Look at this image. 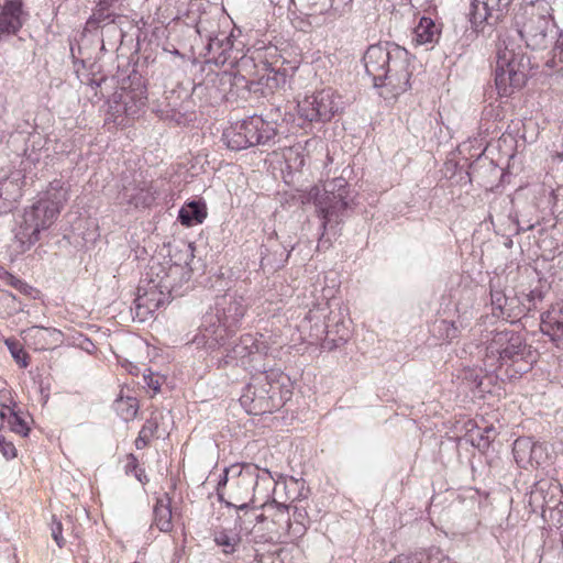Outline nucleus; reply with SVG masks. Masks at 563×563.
Wrapping results in <instances>:
<instances>
[{
	"mask_svg": "<svg viewBox=\"0 0 563 563\" xmlns=\"http://www.w3.org/2000/svg\"><path fill=\"white\" fill-rule=\"evenodd\" d=\"M275 479L268 470H260L254 464L231 465L224 468L217 485V495L227 507L236 511L246 510L255 504L256 494L268 497Z\"/></svg>",
	"mask_w": 563,
	"mask_h": 563,
	"instance_id": "nucleus-1",
	"label": "nucleus"
},
{
	"mask_svg": "<svg viewBox=\"0 0 563 563\" xmlns=\"http://www.w3.org/2000/svg\"><path fill=\"white\" fill-rule=\"evenodd\" d=\"M68 199V189L60 179L49 183L47 189L38 194L36 200L24 209L16 239L22 245L31 246L40 240V233L56 221L64 203Z\"/></svg>",
	"mask_w": 563,
	"mask_h": 563,
	"instance_id": "nucleus-2",
	"label": "nucleus"
},
{
	"mask_svg": "<svg viewBox=\"0 0 563 563\" xmlns=\"http://www.w3.org/2000/svg\"><path fill=\"white\" fill-rule=\"evenodd\" d=\"M486 357L490 366L505 367L509 378L520 377L529 372L536 362L532 347L521 334L512 330L497 331L486 346Z\"/></svg>",
	"mask_w": 563,
	"mask_h": 563,
	"instance_id": "nucleus-3",
	"label": "nucleus"
},
{
	"mask_svg": "<svg viewBox=\"0 0 563 563\" xmlns=\"http://www.w3.org/2000/svg\"><path fill=\"white\" fill-rule=\"evenodd\" d=\"M245 311L243 297L232 292L224 294L216 301V314L205 318L202 329L194 341L210 350L224 345L227 335L240 324Z\"/></svg>",
	"mask_w": 563,
	"mask_h": 563,
	"instance_id": "nucleus-4",
	"label": "nucleus"
},
{
	"mask_svg": "<svg viewBox=\"0 0 563 563\" xmlns=\"http://www.w3.org/2000/svg\"><path fill=\"white\" fill-rule=\"evenodd\" d=\"M146 85L142 73H130L122 80L121 91H114L107 102L104 123L115 128L130 125L137 119L145 106Z\"/></svg>",
	"mask_w": 563,
	"mask_h": 563,
	"instance_id": "nucleus-5",
	"label": "nucleus"
},
{
	"mask_svg": "<svg viewBox=\"0 0 563 563\" xmlns=\"http://www.w3.org/2000/svg\"><path fill=\"white\" fill-rule=\"evenodd\" d=\"M514 26L521 40L532 49L547 48L556 37L555 25L545 8L533 3L516 13Z\"/></svg>",
	"mask_w": 563,
	"mask_h": 563,
	"instance_id": "nucleus-6",
	"label": "nucleus"
},
{
	"mask_svg": "<svg viewBox=\"0 0 563 563\" xmlns=\"http://www.w3.org/2000/svg\"><path fill=\"white\" fill-rule=\"evenodd\" d=\"M352 199L349 197L347 181L343 177L333 178L324 184V191L316 199L318 213L322 219L323 232L318 249H328L331 240L325 238V231L340 224L344 212L350 208Z\"/></svg>",
	"mask_w": 563,
	"mask_h": 563,
	"instance_id": "nucleus-7",
	"label": "nucleus"
},
{
	"mask_svg": "<svg viewBox=\"0 0 563 563\" xmlns=\"http://www.w3.org/2000/svg\"><path fill=\"white\" fill-rule=\"evenodd\" d=\"M297 107L300 118L309 122H327L338 112L340 102L335 92L331 88H327L305 97Z\"/></svg>",
	"mask_w": 563,
	"mask_h": 563,
	"instance_id": "nucleus-8",
	"label": "nucleus"
},
{
	"mask_svg": "<svg viewBox=\"0 0 563 563\" xmlns=\"http://www.w3.org/2000/svg\"><path fill=\"white\" fill-rule=\"evenodd\" d=\"M246 119H249L251 124L247 132L250 133L252 146H273L276 143L280 129L279 120H282V113L278 108L272 109L265 117L253 114Z\"/></svg>",
	"mask_w": 563,
	"mask_h": 563,
	"instance_id": "nucleus-9",
	"label": "nucleus"
},
{
	"mask_svg": "<svg viewBox=\"0 0 563 563\" xmlns=\"http://www.w3.org/2000/svg\"><path fill=\"white\" fill-rule=\"evenodd\" d=\"M80 84L86 85L95 91V96L101 98L112 97L114 91H121L122 80L130 76V73H76Z\"/></svg>",
	"mask_w": 563,
	"mask_h": 563,
	"instance_id": "nucleus-10",
	"label": "nucleus"
},
{
	"mask_svg": "<svg viewBox=\"0 0 563 563\" xmlns=\"http://www.w3.org/2000/svg\"><path fill=\"white\" fill-rule=\"evenodd\" d=\"M156 194L152 183L134 179L122 186L118 199L121 205L147 208L155 201Z\"/></svg>",
	"mask_w": 563,
	"mask_h": 563,
	"instance_id": "nucleus-11",
	"label": "nucleus"
},
{
	"mask_svg": "<svg viewBox=\"0 0 563 563\" xmlns=\"http://www.w3.org/2000/svg\"><path fill=\"white\" fill-rule=\"evenodd\" d=\"M408 53L402 48H395L394 53L380 45H372L364 54L363 62L365 70H390V67L398 68L396 62L406 59Z\"/></svg>",
	"mask_w": 563,
	"mask_h": 563,
	"instance_id": "nucleus-12",
	"label": "nucleus"
},
{
	"mask_svg": "<svg viewBox=\"0 0 563 563\" xmlns=\"http://www.w3.org/2000/svg\"><path fill=\"white\" fill-rule=\"evenodd\" d=\"M216 26V21L211 19L208 13L201 14L196 22V31L200 36H205L208 40L209 51L222 49L219 57L216 58V65H224L227 62L224 54L231 48L232 42L229 36H225L222 40L218 36H213Z\"/></svg>",
	"mask_w": 563,
	"mask_h": 563,
	"instance_id": "nucleus-13",
	"label": "nucleus"
},
{
	"mask_svg": "<svg viewBox=\"0 0 563 563\" xmlns=\"http://www.w3.org/2000/svg\"><path fill=\"white\" fill-rule=\"evenodd\" d=\"M367 76L384 99L394 98L408 88L409 73H384L382 76L367 73Z\"/></svg>",
	"mask_w": 563,
	"mask_h": 563,
	"instance_id": "nucleus-14",
	"label": "nucleus"
},
{
	"mask_svg": "<svg viewBox=\"0 0 563 563\" xmlns=\"http://www.w3.org/2000/svg\"><path fill=\"white\" fill-rule=\"evenodd\" d=\"M541 331L551 342L563 350V303L552 306L541 314Z\"/></svg>",
	"mask_w": 563,
	"mask_h": 563,
	"instance_id": "nucleus-15",
	"label": "nucleus"
},
{
	"mask_svg": "<svg viewBox=\"0 0 563 563\" xmlns=\"http://www.w3.org/2000/svg\"><path fill=\"white\" fill-rule=\"evenodd\" d=\"M562 497V490L558 482L541 479L536 483L530 492V504L537 507L554 508Z\"/></svg>",
	"mask_w": 563,
	"mask_h": 563,
	"instance_id": "nucleus-16",
	"label": "nucleus"
},
{
	"mask_svg": "<svg viewBox=\"0 0 563 563\" xmlns=\"http://www.w3.org/2000/svg\"><path fill=\"white\" fill-rule=\"evenodd\" d=\"M542 298L540 290L511 296L506 311V320L514 323L526 317L530 311L537 309V302L541 301Z\"/></svg>",
	"mask_w": 563,
	"mask_h": 563,
	"instance_id": "nucleus-17",
	"label": "nucleus"
},
{
	"mask_svg": "<svg viewBox=\"0 0 563 563\" xmlns=\"http://www.w3.org/2000/svg\"><path fill=\"white\" fill-rule=\"evenodd\" d=\"M512 0H472L470 10V21L475 26L483 22H489L494 13L503 12L509 7Z\"/></svg>",
	"mask_w": 563,
	"mask_h": 563,
	"instance_id": "nucleus-18",
	"label": "nucleus"
},
{
	"mask_svg": "<svg viewBox=\"0 0 563 563\" xmlns=\"http://www.w3.org/2000/svg\"><path fill=\"white\" fill-rule=\"evenodd\" d=\"M142 291V287L137 288V297L134 300L135 313L141 320H145L148 314L154 313L165 302L166 296L157 289L156 285Z\"/></svg>",
	"mask_w": 563,
	"mask_h": 563,
	"instance_id": "nucleus-19",
	"label": "nucleus"
},
{
	"mask_svg": "<svg viewBox=\"0 0 563 563\" xmlns=\"http://www.w3.org/2000/svg\"><path fill=\"white\" fill-rule=\"evenodd\" d=\"M23 340L36 351H44L55 346L62 336L60 331L54 328L34 325L22 332Z\"/></svg>",
	"mask_w": 563,
	"mask_h": 563,
	"instance_id": "nucleus-20",
	"label": "nucleus"
},
{
	"mask_svg": "<svg viewBox=\"0 0 563 563\" xmlns=\"http://www.w3.org/2000/svg\"><path fill=\"white\" fill-rule=\"evenodd\" d=\"M496 70H532L529 57L515 47L498 46Z\"/></svg>",
	"mask_w": 563,
	"mask_h": 563,
	"instance_id": "nucleus-21",
	"label": "nucleus"
},
{
	"mask_svg": "<svg viewBox=\"0 0 563 563\" xmlns=\"http://www.w3.org/2000/svg\"><path fill=\"white\" fill-rule=\"evenodd\" d=\"M249 119H243L232 123L222 133V141L225 143L228 148L232 151H242L252 147V141L250 137Z\"/></svg>",
	"mask_w": 563,
	"mask_h": 563,
	"instance_id": "nucleus-22",
	"label": "nucleus"
},
{
	"mask_svg": "<svg viewBox=\"0 0 563 563\" xmlns=\"http://www.w3.org/2000/svg\"><path fill=\"white\" fill-rule=\"evenodd\" d=\"M0 9V35L15 34L22 26V0H5Z\"/></svg>",
	"mask_w": 563,
	"mask_h": 563,
	"instance_id": "nucleus-23",
	"label": "nucleus"
},
{
	"mask_svg": "<svg viewBox=\"0 0 563 563\" xmlns=\"http://www.w3.org/2000/svg\"><path fill=\"white\" fill-rule=\"evenodd\" d=\"M261 508L266 509L272 515V521L278 526L277 533H286L292 537V522L289 515V507L285 504L273 500L271 503H264Z\"/></svg>",
	"mask_w": 563,
	"mask_h": 563,
	"instance_id": "nucleus-24",
	"label": "nucleus"
},
{
	"mask_svg": "<svg viewBox=\"0 0 563 563\" xmlns=\"http://www.w3.org/2000/svg\"><path fill=\"white\" fill-rule=\"evenodd\" d=\"M268 347L254 335L247 333L240 338V341L232 347L234 358H245L255 354H267Z\"/></svg>",
	"mask_w": 563,
	"mask_h": 563,
	"instance_id": "nucleus-25",
	"label": "nucleus"
},
{
	"mask_svg": "<svg viewBox=\"0 0 563 563\" xmlns=\"http://www.w3.org/2000/svg\"><path fill=\"white\" fill-rule=\"evenodd\" d=\"M413 42L417 45L434 44L438 42L441 30L430 18L422 16L413 30Z\"/></svg>",
	"mask_w": 563,
	"mask_h": 563,
	"instance_id": "nucleus-26",
	"label": "nucleus"
},
{
	"mask_svg": "<svg viewBox=\"0 0 563 563\" xmlns=\"http://www.w3.org/2000/svg\"><path fill=\"white\" fill-rule=\"evenodd\" d=\"M23 184L24 179L20 172L12 173L10 176L0 179L1 197L15 207L22 197Z\"/></svg>",
	"mask_w": 563,
	"mask_h": 563,
	"instance_id": "nucleus-27",
	"label": "nucleus"
},
{
	"mask_svg": "<svg viewBox=\"0 0 563 563\" xmlns=\"http://www.w3.org/2000/svg\"><path fill=\"white\" fill-rule=\"evenodd\" d=\"M207 217L206 205L201 201H190L186 203L178 213V220L181 224L191 227L202 223Z\"/></svg>",
	"mask_w": 563,
	"mask_h": 563,
	"instance_id": "nucleus-28",
	"label": "nucleus"
},
{
	"mask_svg": "<svg viewBox=\"0 0 563 563\" xmlns=\"http://www.w3.org/2000/svg\"><path fill=\"white\" fill-rule=\"evenodd\" d=\"M153 514L154 523L162 532H169L173 529L170 500L167 495L157 498Z\"/></svg>",
	"mask_w": 563,
	"mask_h": 563,
	"instance_id": "nucleus-29",
	"label": "nucleus"
},
{
	"mask_svg": "<svg viewBox=\"0 0 563 563\" xmlns=\"http://www.w3.org/2000/svg\"><path fill=\"white\" fill-rule=\"evenodd\" d=\"M109 10L110 7L103 4V2L100 0L93 13L86 22V30L98 29L101 25L114 29L117 19L120 20L121 16H114Z\"/></svg>",
	"mask_w": 563,
	"mask_h": 563,
	"instance_id": "nucleus-30",
	"label": "nucleus"
},
{
	"mask_svg": "<svg viewBox=\"0 0 563 563\" xmlns=\"http://www.w3.org/2000/svg\"><path fill=\"white\" fill-rule=\"evenodd\" d=\"M542 450L541 444L523 438L515 441L512 452L518 464L530 463L532 465L533 455Z\"/></svg>",
	"mask_w": 563,
	"mask_h": 563,
	"instance_id": "nucleus-31",
	"label": "nucleus"
},
{
	"mask_svg": "<svg viewBox=\"0 0 563 563\" xmlns=\"http://www.w3.org/2000/svg\"><path fill=\"white\" fill-rule=\"evenodd\" d=\"M5 422L11 431L22 437H26L29 434L30 429L26 421L8 406L0 410V428H3Z\"/></svg>",
	"mask_w": 563,
	"mask_h": 563,
	"instance_id": "nucleus-32",
	"label": "nucleus"
},
{
	"mask_svg": "<svg viewBox=\"0 0 563 563\" xmlns=\"http://www.w3.org/2000/svg\"><path fill=\"white\" fill-rule=\"evenodd\" d=\"M113 408L123 421L129 422L136 417L140 406L135 397L121 394L114 400Z\"/></svg>",
	"mask_w": 563,
	"mask_h": 563,
	"instance_id": "nucleus-33",
	"label": "nucleus"
},
{
	"mask_svg": "<svg viewBox=\"0 0 563 563\" xmlns=\"http://www.w3.org/2000/svg\"><path fill=\"white\" fill-rule=\"evenodd\" d=\"M287 506L289 507V510H292V537H301L306 530L307 523L309 522L307 506L303 505V499L292 501Z\"/></svg>",
	"mask_w": 563,
	"mask_h": 563,
	"instance_id": "nucleus-34",
	"label": "nucleus"
},
{
	"mask_svg": "<svg viewBox=\"0 0 563 563\" xmlns=\"http://www.w3.org/2000/svg\"><path fill=\"white\" fill-rule=\"evenodd\" d=\"M216 544L222 548L224 554H234L239 551L241 537L233 530L222 529L214 532Z\"/></svg>",
	"mask_w": 563,
	"mask_h": 563,
	"instance_id": "nucleus-35",
	"label": "nucleus"
},
{
	"mask_svg": "<svg viewBox=\"0 0 563 563\" xmlns=\"http://www.w3.org/2000/svg\"><path fill=\"white\" fill-rule=\"evenodd\" d=\"M490 298H492V306L494 309V314L506 319V311H507V307L509 305V300L511 299V296H508L500 290H492Z\"/></svg>",
	"mask_w": 563,
	"mask_h": 563,
	"instance_id": "nucleus-36",
	"label": "nucleus"
},
{
	"mask_svg": "<svg viewBox=\"0 0 563 563\" xmlns=\"http://www.w3.org/2000/svg\"><path fill=\"white\" fill-rule=\"evenodd\" d=\"M525 75V73H496L495 76V85L500 96H510L512 93V88L509 86V81H511V76H520Z\"/></svg>",
	"mask_w": 563,
	"mask_h": 563,
	"instance_id": "nucleus-37",
	"label": "nucleus"
},
{
	"mask_svg": "<svg viewBox=\"0 0 563 563\" xmlns=\"http://www.w3.org/2000/svg\"><path fill=\"white\" fill-rule=\"evenodd\" d=\"M336 339H331L330 334L332 333V330L327 331V338L324 341V345L329 349L339 347L340 345L344 344L349 339V329L344 325V323H336Z\"/></svg>",
	"mask_w": 563,
	"mask_h": 563,
	"instance_id": "nucleus-38",
	"label": "nucleus"
},
{
	"mask_svg": "<svg viewBox=\"0 0 563 563\" xmlns=\"http://www.w3.org/2000/svg\"><path fill=\"white\" fill-rule=\"evenodd\" d=\"M389 563H428L427 550L400 553Z\"/></svg>",
	"mask_w": 563,
	"mask_h": 563,
	"instance_id": "nucleus-39",
	"label": "nucleus"
},
{
	"mask_svg": "<svg viewBox=\"0 0 563 563\" xmlns=\"http://www.w3.org/2000/svg\"><path fill=\"white\" fill-rule=\"evenodd\" d=\"M5 345L8 346L14 361L21 367H26L29 365L27 354L24 352L23 347L19 344V342L8 339L5 340Z\"/></svg>",
	"mask_w": 563,
	"mask_h": 563,
	"instance_id": "nucleus-40",
	"label": "nucleus"
},
{
	"mask_svg": "<svg viewBox=\"0 0 563 563\" xmlns=\"http://www.w3.org/2000/svg\"><path fill=\"white\" fill-rule=\"evenodd\" d=\"M9 286L16 289L21 295L35 299L40 291L34 288L33 286L29 285L26 282L20 279L19 277L14 276L12 280L8 284Z\"/></svg>",
	"mask_w": 563,
	"mask_h": 563,
	"instance_id": "nucleus-41",
	"label": "nucleus"
},
{
	"mask_svg": "<svg viewBox=\"0 0 563 563\" xmlns=\"http://www.w3.org/2000/svg\"><path fill=\"white\" fill-rule=\"evenodd\" d=\"M161 419L162 415L157 411H153L150 418H147L144 422L140 432L152 440V438H154L157 432Z\"/></svg>",
	"mask_w": 563,
	"mask_h": 563,
	"instance_id": "nucleus-42",
	"label": "nucleus"
},
{
	"mask_svg": "<svg viewBox=\"0 0 563 563\" xmlns=\"http://www.w3.org/2000/svg\"><path fill=\"white\" fill-rule=\"evenodd\" d=\"M427 561L428 563H459L437 547H431L427 550Z\"/></svg>",
	"mask_w": 563,
	"mask_h": 563,
	"instance_id": "nucleus-43",
	"label": "nucleus"
},
{
	"mask_svg": "<svg viewBox=\"0 0 563 563\" xmlns=\"http://www.w3.org/2000/svg\"><path fill=\"white\" fill-rule=\"evenodd\" d=\"M272 74H273L272 76L268 75L266 78V85L268 86L269 89L278 88L280 86L286 85L288 73L280 71V73H272Z\"/></svg>",
	"mask_w": 563,
	"mask_h": 563,
	"instance_id": "nucleus-44",
	"label": "nucleus"
},
{
	"mask_svg": "<svg viewBox=\"0 0 563 563\" xmlns=\"http://www.w3.org/2000/svg\"><path fill=\"white\" fill-rule=\"evenodd\" d=\"M0 450L7 459H13L16 456L15 446L11 442L7 441L2 434H0Z\"/></svg>",
	"mask_w": 563,
	"mask_h": 563,
	"instance_id": "nucleus-45",
	"label": "nucleus"
},
{
	"mask_svg": "<svg viewBox=\"0 0 563 563\" xmlns=\"http://www.w3.org/2000/svg\"><path fill=\"white\" fill-rule=\"evenodd\" d=\"M250 520H252V517L245 516V511H238L235 525L240 528V530H249L251 528Z\"/></svg>",
	"mask_w": 563,
	"mask_h": 563,
	"instance_id": "nucleus-46",
	"label": "nucleus"
},
{
	"mask_svg": "<svg viewBox=\"0 0 563 563\" xmlns=\"http://www.w3.org/2000/svg\"><path fill=\"white\" fill-rule=\"evenodd\" d=\"M257 508L258 507L253 505L252 509H250V507H249L246 510H244L245 511V516L250 515L252 517V520H250L251 525L261 523V522H264L266 520V516L264 514H257L256 512Z\"/></svg>",
	"mask_w": 563,
	"mask_h": 563,
	"instance_id": "nucleus-47",
	"label": "nucleus"
},
{
	"mask_svg": "<svg viewBox=\"0 0 563 563\" xmlns=\"http://www.w3.org/2000/svg\"><path fill=\"white\" fill-rule=\"evenodd\" d=\"M527 81V75L520 76H511V81H509V86L512 88V92L516 89H520Z\"/></svg>",
	"mask_w": 563,
	"mask_h": 563,
	"instance_id": "nucleus-48",
	"label": "nucleus"
},
{
	"mask_svg": "<svg viewBox=\"0 0 563 563\" xmlns=\"http://www.w3.org/2000/svg\"><path fill=\"white\" fill-rule=\"evenodd\" d=\"M52 537L56 541L58 547L60 548L63 545V541H64L63 536H62V523L60 522H56L52 527Z\"/></svg>",
	"mask_w": 563,
	"mask_h": 563,
	"instance_id": "nucleus-49",
	"label": "nucleus"
},
{
	"mask_svg": "<svg viewBox=\"0 0 563 563\" xmlns=\"http://www.w3.org/2000/svg\"><path fill=\"white\" fill-rule=\"evenodd\" d=\"M151 439L145 437L144 434H142L141 432L139 433V437L135 439V448L137 450H142L144 449L145 446H147V444L150 443Z\"/></svg>",
	"mask_w": 563,
	"mask_h": 563,
	"instance_id": "nucleus-50",
	"label": "nucleus"
},
{
	"mask_svg": "<svg viewBox=\"0 0 563 563\" xmlns=\"http://www.w3.org/2000/svg\"><path fill=\"white\" fill-rule=\"evenodd\" d=\"M238 560H241L242 563H256L260 562V554L255 551L253 554H246L243 558L238 556Z\"/></svg>",
	"mask_w": 563,
	"mask_h": 563,
	"instance_id": "nucleus-51",
	"label": "nucleus"
},
{
	"mask_svg": "<svg viewBox=\"0 0 563 563\" xmlns=\"http://www.w3.org/2000/svg\"><path fill=\"white\" fill-rule=\"evenodd\" d=\"M0 300L9 303V302H14L18 299L12 292L2 290V291H0Z\"/></svg>",
	"mask_w": 563,
	"mask_h": 563,
	"instance_id": "nucleus-52",
	"label": "nucleus"
},
{
	"mask_svg": "<svg viewBox=\"0 0 563 563\" xmlns=\"http://www.w3.org/2000/svg\"><path fill=\"white\" fill-rule=\"evenodd\" d=\"M554 57L563 63V37L561 38L558 47L555 48Z\"/></svg>",
	"mask_w": 563,
	"mask_h": 563,
	"instance_id": "nucleus-53",
	"label": "nucleus"
},
{
	"mask_svg": "<svg viewBox=\"0 0 563 563\" xmlns=\"http://www.w3.org/2000/svg\"><path fill=\"white\" fill-rule=\"evenodd\" d=\"M263 375H265V378L268 380V379H275L277 376H278V373L277 372H274V371H271L269 373L266 371V368L263 369L262 372Z\"/></svg>",
	"mask_w": 563,
	"mask_h": 563,
	"instance_id": "nucleus-54",
	"label": "nucleus"
},
{
	"mask_svg": "<svg viewBox=\"0 0 563 563\" xmlns=\"http://www.w3.org/2000/svg\"><path fill=\"white\" fill-rule=\"evenodd\" d=\"M13 277H14V275H12L11 273H9V272L7 271V272H5V274H3V275L1 276V278H0V279H1L5 285H8V284L12 280V278H13Z\"/></svg>",
	"mask_w": 563,
	"mask_h": 563,
	"instance_id": "nucleus-55",
	"label": "nucleus"
},
{
	"mask_svg": "<svg viewBox=\"0 0 563 563\" xmlns=\"http://www.w3.org/2000/svg\"><path fill=\"white\" fill-rule=\"evenodd\" d=\"M101 1L103 2V4H107L111 8L114 4L122 2L123 0H101Z\"/></svg>",
	"mask_w": 563,
	"mask_h": 563,
	"instance_id": "nucleus-56",
	"label": "nucleus"
},
{
	"mask_svg": "<svg viewBox=\"0 0 563 563\" xmlns=\"http://www.w3.org/2000/svg\"><path fill=\"white\" fill-rule=\"evenodd\" d=\"M542 452L543 450L533 455L532 463L536 462V464H540L539 456L542 454Z\"/></svg>",
	"mask_w": 563,
	"mask_h": 563,
	"instance_id": "nucleus-57",
	"label": "nucleus"
},
{
	"mask_svg": "<svg viewBox=\"0 0 563 563\" xmlns=\"http://www.w3.org/2000/svg\"><path fill=\"white\" fill-rule=\"evenodd\" d=\"M187 251L189 252L190 257H192V256H194V255H192V247H191V245H190V244H189V245H187Z\"/></svg>",
	"mask_w": 563,
	"mask_h": 563,
	"instance_id": "nucleus-58",
	"label": "nucleus"
},
{
	"mask_svg": "<svg viewBox=\"0 0 563 563\" xmlns=\"http://www.w3.org/2000/svg\"><path fill=\"white\" fill-rule=\"evenodd\" d=\"M81 64H82V67L86 68V67H91V65H87L86 64V60L85 59H81Z\"/></svg>",
	"mask_w": 563,
	"mask_h": 563,
	"instance_id": "nucleus-59",
	"label": "nucleus"
},
{
	"mask_svg": "<svg viewBox=\"0 0 563 563\" xmlns=\"http://www.w3.org/2000/svg\"><path fill=\"white\" fill-rule=\"evenodd\" d=\"M451 327L453 328V331H454V333L452 334V338H454L455 336L456 328H455L454 323H451Z\"/></svg>",
	"mask_w": 563,
	"mask_h": 563,
	"instance_id": "nucleus-60",
	"label": "nucleus"
},
{
	"mask_svg": "<svg viewBox=\"0 0 563 563\" xmlns=\"http://www.w3.org/2000/svg\"><path fill=\"white\" fill-rule=\"evenodd\" d=\"M490 431H493V429H492V428H486V429H485V432H486L487 434H488Z\"/></svg>",
	"mask_w": 563,
	"mask_h": 563,
	"instance_id": "nucleus-61",
	"label": "nucleus"
},
{
	"mask_svg": "<svg viewBox=\"0 0 563 563\" xmlns=\"http://www.w3.org/2000/svg\"><path fill=\"white\" fill-rule=\"evenodd\" d=\"M264 70H265V71H268V70H275V69H274V68H272V67H266Z\"/></svg>",
	"mask_w": 563,
	"mask_h": 563,
	"instance_id": "nucleus-62",
	"label": "nucleus"
},
{
	"mask_svg": "<svg viewBox=\"0 0 563 563\" xmlns=\"http://www.w3.org/2000/svg\"><path fill=\"white\" fill-rule=\"evenodd\" d=\"M265 257H262L261 263L264 265Z\"/></svg>",
	"mask_w": 563,
	"mask_h": 563,
	"instance_id": "nucleus-63",
	"label": "nucleus"
},
{
	"mask_svg": "<svg viewBox=\"0 0 563 563\" xmlns=\"http://www.w3.org/2000/svg\"><path fill=\"white\" fill-rule=\"evenodd\" d=\"M223 74H224V75H232L233 73L224 71Z\"/></svg>",
	"mask_w": 563,
	"mask_h": 563,
	"instance_id": "nucleus-64",
	"label": "nucleus"
}]
</instances>
